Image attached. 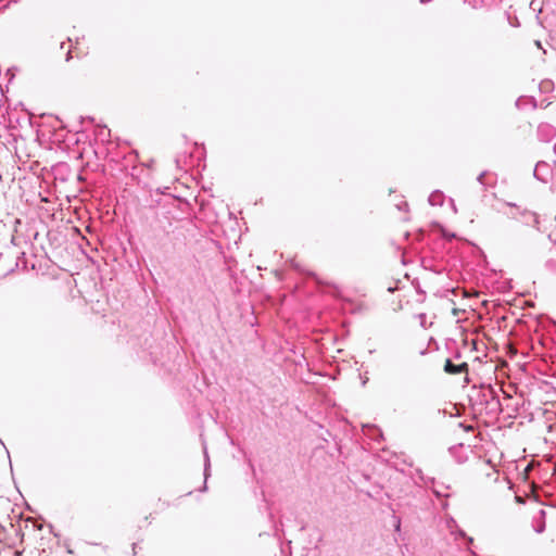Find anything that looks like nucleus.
Wrapping results in <instances>:
<instances>
[{
  "label": "nucleus",
  "mask_w": 556,
  "mask_h": 556,
  "mask_svg": "<svg viewBox=\"0 0 556 556\" xmlns=\"http://www.w3.org/2000/svg\"><path fill=\"white\" fill-rule=\"evenodd\" d=\"M210 466H211L210 457H208L206 447H204V485H203L201 491L206 490V480H207V478L210 476Z\"/></svg>",
  "instance_id": "0eeeda50"
},
{
  "label": "nucleus",
  "mask_w": 556,
  "mask_h": 556,
  "mask_svg": "<svg viewBox=\"0 0 556 556\" xmlns=\"http://www.w3.org/2000/svg\"><path fill=\"white\" fill-rule=\"evenodd\" d=\"M433 492L435 495L438 496H447V494H444L442 491H441V488H434L433 489Z\"/></svg>",
  "instance_id": "9d476101"
},
{
  "label": "nucleus",
  "mask_w": 556,
  "mask_h": 556,
  "mask_svg": "<svg viewBox=\"0 0 556 556\" xmlns=\"http://www.w3.org/2000/svg\"><path fill=\"white\" fill-rule=\"evenodd\" d=\"M444 371L450 375H457L462 372L468 371V364L466 362L460 363L458 365L453 364V362L447 358L444 364Z\"/></svg>",
  "instance_id": "39448f33"
},
{
  "label": "nucleus",
  "mask_w": 556,
  "mask_h": 556,
  "mask_svg": "<svg viewBox=\"0 0 556 556\" xmlns=\"http://www.w3.org/2000/svg\"><path fill=\"white\" fill-rule=\"evenodd\" d=\"M553 264H555V262H553V261H547L546 262V265H549V267H553Z\"/></svg>",
  "instance_id": "2eb2a0df"
},
{
  "label": "nucleus",
  "mask_w": 556,
  "mask_h": 556,
  "mask_svg": "<svg viewBox=\"0 0 556 556\" xmlns=\"http://www.w3.org/2000/svg\"><path fill=\"white\" fill-rule=\"evenodd\" d=\"M533 175L538 180L547 182L552 175V168L546 162L540 161L534 167Z\"/></svg>",
  "instance_id": "f03ea898"
},
{
  "label": "nucleus",
  "mask_w": 556,
  "mask_h": 556,
  "mask_svg": "<svg viewBox=\"0 0 556 556\" xmlns=\"http://www.w3.org/2000/svg\"><path fill=\"white\" fill-rule=\"evenodd\" d=\"M433 492L435 495L438 496H447V494H444L442 491H441V488H434L433 489Z\"/></svg>",
  "instance_id": "1a4fd4ad"
},
{
  "label": "nucleus",
  "mask_w": 556,
  "mask_h": 556,
  "mask_svg": "<svg viewBox=\"0 0 556 556\" xmlns=\"http://www.w3.org/2000/svg\"><path fill=\"white\" fill-rule=\"evenodd\" d=\"M0 444L5 448L7 454H8V456L10 457L9 451H8V448L5 447V445H4V443H3V441H2L1 439H0Z\"/></svg>",
  "instance_id": "ddd939ff"
},
{
  "label": "nucleus",
  "mask_w": 556,
  "mask_h": 556,
  "mask_svg": "<svg viewBox=\"0 0 556 556\" xmlns=\"http://www.w3.org/2000/svg\"><path fill=\"white\" fill-rule=\"evenodd\" d=\"M556 136V128L549 124H540L538 127V137L541 141L548 142Z\"/></svg>",
  "instance_id": "7ed1b4c3"
},
{
  "label": "nucleus",
  "mask_w": 556,
  "mask_h": 556,
  "mask_svg": "<svg viewBox=\"0 0 556 556\" xmlns=\"http://www.w3.org/2000/svg\"><path fill=\"white\" fill-rule=\"evenodd\" d=\"M553 264H555V262H553V261H547L546 262V265H549V267H553Z\"/></svg>",
  "instance_id": "4468645a"
},
{
  "label": "nucleus",
  "mask_w": 556,
  "mask_h": 556,
  "mask_svg": "<svg viewBox=\"0 0 556 556\" xmlns=\"http://www.w3.org/2000/svg\"><path fill=\"white\" fill-rule=\"evenodd\" d=\"M554 151H555V153H556V144L554 146Z\"/></svg>",
  "instance_id": "a211bd4d"
},
{
  "label": "nucleus",
  "mask_w": 556,
  "mask_h": 556,
  "mask_svg": "<svg viewBox=\"0 0 556 556\" xmlns=\"http://www.w3.org/2000/svg\"><path fill=\"white\" fill-rule=\"evenodd\" d=\"M443 199H444V195L441 191L439 190H435L433 191L429 198H428V202L430 205L432 206H435V205H442L443 204Z\"/></svg>",
  "instance_id": "423d86ee"
},
{
  "label": "nucleus",
  "mask_w": 556,
  "mask_h": 556,
  "mask_svg": "<svg viewBox=\"0 0 556 556\" xmlns=\"http://www.w3.org/2000/svg\"><path fill=\"white\" fill-rule=\"evenodd\" d=\"M71 59H72V52H71V50H68L66 53V61H70Z\"/></svg>",
  "instance_id": "9b49d317"
},
{
  "label": "nucleus",
  "mask_w": 556,
  "mask_h": 556,
  "mask_svg": "<svg viewBox=\"0 0 556 556\" xmlns=\"http://www.w3.org/2000/svg\"><path fill=\"white\" fill-rule=\"evenodd\" d=\"M482 401H484L485 404H488V400H490V396H480Z\"/></svg>",
  "instance_id": "f8f14e48"
},
{
  "label": "nucleus",
  "mask_w": 556,
  "mask_h": 556,
  "mask_svg": "<svg viewBox=\"0 0 556 556\" xmlns=\"http://www.w3.org/2000/svg\"><path fill=\"white\" fill-rule=\"evenodd\" d=\"M545 510L539 509L532 516V528L536 533H543L545 531Z\"/></svg>",
  "instance_id": "20e7f679"
},
{
  "label": "nucleus",
  "mask_w": 556,
  "mask_h": 556,
  "mask_svg": "<svg viewBox=\"0 0 556 556\" xmlns=\"http://www.w3.org/2000/svg\"><path fill=\"white\" fill-rule=\"evenodd\" d=\"M485 175H486V172H482V173L479 174V176L477 177V180H478L479 184H481V185L484 184L483 179H484Z\"/></svg>",
  "instance_id": "6e6552de"
},
{
  "label": "nucleus",
  "mask_w": 556,
  "mask_h": 556,
  "mask_svg": "<svg viewBox=\"0 0 556 556\" xmlns=\"http://www.w3.org/2000/svg\"><path fill=\"white\" fill-rule=\"evenodd\" d=\"M454 357L459 358L460 357L459 353H456Z\"/></svg>",
  "instance_id": "f3484780"
},
{
  "label": "nucleus",
  "mask_w": 556,
  "mask_h": 556,
  "mask_svg": "<svg viewBox=\"0 0 556 556\" xmlns=\"http://www.w3.org/2000/svg\"><path fill=\"white\" fill-rule=\"evenodd\" d=\"M175 162H176L177 167H180L179 159H176Z\"/></svg>",
  "instance_id": "dca6fc26"
},
{
  "label": "nucleus",
  "mask_w": 556,
  "mask_h": 556,
  "mask_svg": "<svg viewBox=\"0 0 556 556\" xmlns=\"http://www.w3.org/2000/svg\"><path fill=\"white\" fill-rule=\"evenodd\" d=\"M480 396H490V400H488V404H485L490 414L498 415L502 413V404L493 387H483L481 389Z\"/></svg>",
  "instance_id": "f257e3e1"
}]
</instances>
